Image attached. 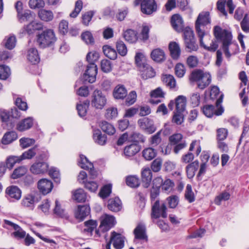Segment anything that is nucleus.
Returning a JSON list of instances; mask_svg holds the SVG:
<instances>
[{
    "instance_id": "obj_1",
    "label": "nucleus",
    "mask_w": 249,
    "mask_h": 249,
    "mask_svg": "<svg viewBox=\"0 0 249 249\" xmlns=\"http://www.w3.org/2000/svg\"><path fill=\"white\" fill-rule=\"evenodd\" d=\"M213 33L217 39L222 41V50L227 58H230L237 52L238 46L231 41L232 36L230 32L216 26L214 27Z\"/></svg>"
},
{
    "instance_id": "obj_2",
    "label": "nucleus",
    "mask_w": 249,
    "mask_h": 249,
    "mask_svg": "<svg viewBox=\"0 0 249 249\" xmlns=\"http://www.w3.org/2000/svg\"><path fill=\"white\" fill-rule=\"evenodd\" d=\"M211 23L210 13L203 11L199 14L195 22V29L198 37H204L210 41V35L206 32V26Z\"/></svg>"
},
{
    "instance_id": "obj_3",
    "label": "nucleus",
    "mask_w": 249,
    "mask_h": 249,
    "mask_svg": "<svg viewBox=\"0 0 249 249\" xmlns=\"http://www.w3.org/2000/svg\"><path fill=\"white\" fill-rule=\"evenodd\" d=\"M189 78L191 81L196 82L197 88L200 89H205L210 85L211 82V75L201 70L193 71Z\"/></svg>"
},
{
    "instance_id": "obj_4",
    "label": "nucleus",
    "mask_w": 249,
    "mask_h": 249,
    "mask_svg": "<svg viewBox=\"0 0 249 249\" xmlns=\"http://www.w3.org/2000/svg\"><path fill=\"white\" fill-rule=\"evenodd\" d=\"M167 207L165 204L159 200L155 201L152 205L151 218L153 222L160 217H167Z\"/></svg>"
},
{
    "instance_id": "obj_5",
    "label": "nucleus",
    "mask_w": 249,
    "mask_h": 249,
    "mask_svg": "<svg viewBox=\"0 0 249 249\" xmlns=\"http://www.w3.org/2000/svg\"><path fill=\"white\" fill-rule=\"evenodd\" d=\"M56 41L53 32L47 30L37 36V42L40 47L45 48L53 44Z\"/></svg>"
},
{
    "instance_id": "obj_6",
    "label": "nucleus",
    "mask_w": 249,
    "mask_h": 249,
    "mask_svg": "<svg viewBox=\"0 0 249 249\" xmlns=\"http://www.w3.org/2000/svg\"><path fill=\"white\" fill-rule=\"evenodd\" d=\"M41 199L40 194L37 191L32 192L26 194L21 200V204L23 207L33 210L35 204Z\"/></svg>"
},
{
    "instance_id": "obj_7",
    "label": "nucleus",
    "mask_w": 249,
    "mask_h": 249,
    "mask_svg": "<svg viewBox=\"0 0 249 249\" xmlns=\"http://www.w3.org/2000/svg\"><path fill=\"white\" fill-rule=\"evenodd\" d=\"M107 103V99L102 92L95 89L91 95V104L92 106L97 109H102Z\"/></svg>"
},
{
    "instance_id": "obj_8",
    "label": "nucleus",
    "mask_w": 249,
    "mask_h": 249,
    "mask_svg": "<svg viewBox=\"0 0 249 249\" xmlns=\"http://www.w3.org/2000/svg\"><path fill=\"white\" fill-rule=\"evenodd\" d=\"M186 102L187 99L185 96L179 95L175 99V101H170L168 106L171 110H173L175 106L176 111L177 113H183L186 109Z\"/></svg>"
},
{
    "instance_id": "obj_9",
    "label": "nucleus",
    "mask_w": 249,
    "mask_h": 249,
    "mask_svg": "<svg viewBox=\"0 0 249 249\" xmlns=\"http://www.w3.org/2000/svg\"><path fill=\"white\" fill-rule=\"evenodd\" d=\"M124 237L122 234L113 231L111 233L110 240L106 245V249H111L112 244L116 249H122L124 247Z\"/></svg>"
},
{
    "instance_id": "obj_10",
    "label": "nucleus",
    "mask_w": 249,
    "mask_h": 249,
    "mask_svg": "<svg viewBox=\"0 0 249 249\" xmlns=\"http://www.w3.org/2000/svg\"><path fill=\"white\" fill-rule=\"evenodd\" d=\"M49 165L44 161H36L30 167V172L35 175H43L48 172Z\"/></svg>"
},
{
    "instance_id": "obj_11",
    "label": "nucleus",
    "mask_w": 249,
    "mask_h": 249,
    "mask_svg": "<svg viewBox=\"0 0 249 249\" xmlns=\"http://www.w3.org/2000/svg\"><path fill=\"white\" fill-rule=\"evenodd\" d=\"M97 73V68L95 64L88 65L87 69L83 75V79L85 81L92 83L96 80Z\"/></svg>"
},
{
    "instance_id": "obj_12",
    "label": "nucleus",
    "mask_w": 249,
    "mask_h": 249,
    "mask_svg": "<svg viewBox=\"0 0 249 249\" xmlns=\"http://www.w3.org/2000/svg\"><path fill=\"white\" fill-rule=\"evenodd\" d=\"M53 187V185L52 181L46 178L41 179L37 182V188L40 192L44 195L50 193L52 191Z\"/></svg>"
},
{
    "instance_id": "obj_13",
    "label": "nucleus",
    "mask_w": 249,
    "mask_h": 249,
    "mask_svg": "<svg viewBox=\"0 0 249 249\" xmlns=\"http://www.w3.org/2000/svg\"><path fill=\"white\" fill-rule=\"evenodd\" d=\"M229 9V13L232 14L235 8L232 0H218L217 2V8L224 16H227V13L225 10V5Z\"/></svg>"
},
{
    "instance_id": "obj_14",
    "label": "nucleus",
    "mask_w": 249,
    "mask_h": 249,
    "mask_svg": "<svg viewBox=\"0 0 249 249\" xmlns=\"http://www.w3.org/2000/svg\"><path fill=\"white\" fill-rule=\"evenodd\" d=\"M115 224V217L113 216L105 214L103 216L99 228L103 231H108Z\"/></svg>"
},
{
    "instance_id": "obj_15",
    "label": "nucleus",
    "mask_w": 249,
    "mask_h": 249,
    "mask_svg": "<svg viewBox=\"0 0 249 249\" xmlns=\"http://www.w3.org/2000/svg\"><path fill=\"white\" fill-rule=\"evenodd\" d=\"M204 114L207 117L211 118L213 115H221L224 111L222 107L215 108L213 105H206L202 108Z\"/></svg>"
},
{
    "instance_id": "obj_16",
    "label": "nucleus",
    "mask_w": 249,
    "mask_h": 249,
    "mask_svg": "<svg viewBox=\"0 0 249 249\" xmlns=\"http://www.w3.org/2000/svg\"><path fill=\"white\" fill-rule=\"evenodd\" d=\"M157 6L154 0H142L141 11L145 14H151L156 10Z\"/></svg>"
},
{
    "instance_id": "obj_17",
    "label": "nucleus",
    "mask_w": 249,
    "mask_h": 249,
    "mask_svg": "<svg viewBox=\"0 0 249 249\" xmlns=\"http://www.w3.org/2000/svg\"><path fill=\"white\" fill-rule=\"evenodd\" d=\"M199 39L200 45L203 47L205 49L211 51L215 52L218 48V44L215 41H210L205 40L204 37H198ZM210 39L211 36H210Z\"/></svg>"
},
{
    "instance_id": "obj_18",
    "label": "nucleus",
    "mask_w": 249,
    "mask_h": 249,
    "mask_svg": "<svg viewBox=\"0 0 249 249\" xmlns=\"http://www.w3.org/2000/svg\"><path fill=\"white\" fill-rule=\"evenodd\" d=\"M172 26L174 30L178 32H182L184 28V23L181 17L178 15H174L171 20Z\"/></svg>"
},
{
    "instance_id": "obj_19",
    "label": "nucleus",
    "mask_w": 249,
    "mask_h": 249,
    "mask_svg": "<svg viewBox=\"0 0 249 249\" xmlns=\"http://www.w3.org/2000/svg\"><path fill=\"white\" fill-rule=\"evenodd\" d=\"M139 70L141 71V76L143 79L151 78L155 75L156 73L154 70L148 64L139 68Z\"/></svg>"
},
{
    "instance_id": "obj_20",
    "label": "nucleus",
    "mask_w": 249,
    "mask_h": 249,
    "mask_svg": "<svg viewBox=\"0 0 249 249\" xmlns=\"http://www.w3.org/2000/svg\"><path fill=\"white\" fill-rule=\"evenodd\" d=\"M90 211V208L88 205L79 206L75 212V218L82 221L89 214Z\"/></svg>"
},
{
    "instance_id": "obj_21",
    "label": "nucleus",
    "mask_w": 249,
    "mask_h": 249,
    "mask_svg": "<svg viewBox=\"0 0 249 249\" xmlns=\"http://www.w3.org/2000/svg\"><path fill=\"white\" fill-rule=\"evenodd\" d=\"M141 150L139 145L137 143H132L125 147L124 150V154L127 158L134 156Z\"/></svg>"
},
{
    "instance_id": "obj_22",
    "label": "nucleus",
    "mask_w": 249,
    "mask_h": 249,
    "mask_svg": "<svg viewBox=\"0 0 249 249\" xmlns=\"http://www.w3.org/2000/svg\"><path fill=\"white\" fill-rule=\"evenodd\" d=\"M138 123L140 127L143 130L151 131L152 132L155 130L153 121L148 118L145 117L139 120Z\"/></svg>"
},
{
    "instance_id": "obj_23",
    "label": "nucleus",
    "mask_w": 249,
    "mask_h": 249,
    "mask_svg": "<svg viewBox=\"0 0 249 249\" xmlns=\"http://www.w3.org/2000/svg\"><path fill=\"white\" fill-rule=\"evenodd\" d=\"M108 209L114 212H117L122 209V202L119 197L110 198L108 201Z\"/></svg>"
},
{
    "instance_id": "obj_24",
    "label": "nucleus",
    "mask_w": 249,
    "mask_h": 249,
    "mask_svg": "<svg viewBox=\"0 0 249 249\" xmlns=\"http://www.w3.org/2000/svg\"><path fill=\"white\" fill-rule=\"evenodd\" d=\"M135 238L140 240L147 241L145 226L142 224L138 225L134 231Z\"/></svg>"
},
{
    "instance_id": "obj_25",
    "label": "nucleus",
    "mask_w": 249,
    "mask_h": 249,
    "mask_svg": "<svg viewBox=\"0 0 249 249\" xmlns=\"http://www.w3.org/2000/svg\"><path fill=\"white\" fill-rule=\"evenodd\" d=\"M6 193L9 197L16 200H19L21 196V190L16 186H11L7 187Z\"/></svg>"
},
{
    "instance_id": "obj_26",
    "label": "nucleus",
    "mask_w": 249,
    "mask_h": 249,
    "mask_svg": "<svg viewBox=\"0 0 249 249\" xmlns=\"http://www.w3.org/2000/svg\"><path fill=\"white\" fill-rule=\"evenodd\" d=\"M142 179L143 186L147 188L151 181L152 178V174L149 168H144L142 171Z\"/></svg>"
},
{
    "instance_id": "obj_27",
    "label": "nucleus",
    "mask_w": 249,
    "mask_h": 249,
    "mask_svg": "<svg viewBox=\"0 0 249 249\" xmlns=\"http://www.w3.org/2000/svg\"><path fill=\"white\" fill-rule=\"evenodd\" d=\"M113 95L116 99H123L127 95V90L124 85H118L113 90Z\"/></svg>"
},
{
    "instance_id": "obj_28",
    "label": "nucleus",
    "mask_w": 249,
    "mask_h": 249,
    "mask_svg": "<svg viewBox=\"0 0 249 249\" xmlns=\"http://www.w3.org/2000/svg\"><path fill=\"white\" fill-rule=\"evenodd\" d=\"M170 55L174 59H178L181 53L179 44L176 42H171L169 44Z\"/></svg>"
},
{
    "instance_id": "obj_29",
    "label": "nucleus",
    "mask_w": 249,
    "mask_h": 249,
    "mask_svg": "<svg viewBox=\"0 0 249 249\" xmlns=\"http://www.w3.org/2000/svg\"><path fill=\"white\" fill-rule=\"evenodd\" d=\"M33 124V118L32 117H28L17 124V129L19 131H23L30 128Z\"/></svg>"
},
{
    "instance_id": "obj_30",
    "label": "nucleus",
    "mask_w": 249,
    "mask_h": 249,
    "mask_svg": "<svg viewBox=\"0 0 249 249\" xmlns=\"http://www.w3.org/2000/svg\"><path fill=\"white\" fill-rule=\"evenodd\" d=\"M27 58L28 61L33 64L38 63L40 60L38 51L35 48H30L28 50Z\"/></svg>"
},
{
    "instance_id": "obj_31",
    "label": "nucleus",
    "mask_w": 249,
    "mask_h": 249,
    "mask_svg": "<svg viewBox=\"0 0 249 249\" xmlns=\"http://www.w3.org/2000/svg\"><path fill=\"white\" fill-rule=\"evenodd\" d=\"M199 167V161L197 160L192 162L186 167V172L189 178H192Z\"/></svg>"
},
{
    "instance_id": "obj_32",
    "label": "nucleus",
    "mask_w": 249,
    "mask_h": 249,
    "mask_svg": "<svg viewBox=\"0 0 249 249\" xmlns=\"http://www.w3.org/2000/svg\"><path fill=\"white\" fill-rule=\"evenodd\" d=\"M136 31L128 29L124 32L123 36L124 39L130 43H136L138 40V36Z\"/></svg>"
},
{
    "instance_id": "obj_33",
    "label": "nucleus",
    "mask_w": 249,
    "mask_h": 249,
    "mask_svg": "<svg viewBox=\"0 0 249 249\" xmlns=\"http://www.w3.org/2000/svg\"><path fill=\"white\" fill-rule=\"evenodd\" d=\"M152 59L156 62H160L165 59V55L163 50L160 49L153 50L151 53Z\"/></svg>"
},
{
    "instance_id": "obj_34",
    "label": "nucleus",
    "mask_w": 249,
    "mask_h": 249,
    "mask_svg": "<svg viewBox=\"0 0 249 249\" xmlns=\"http://www.w3.org/2000/svg\"><path fill=\"white\" fill-rule=\"evenodd\" d=\"M39 18L44 21L48 22L53 20V14L51 10H47L44 9H40L38 12Z\"/></svg>"
},
{
    "instance_id": "obj_35",
    "label": "nucleus",
    "mask_w": 249,
    "mask_h": 249,
    "mask_svg": "<svg viewBox=\"0 0 249 249\" xmlns=\"http://www.w3.org/2000/svg\"><path fill=\"white\" fill-rule=\"evenodd\" d=\"M17 134L15 131L6 132L1 139V143L3 144H8L17 140Z\"/></svg>"
},
{
    "instance_id": "obj_36",
    "label": "nucleus",
    "mask_w": 249,
    "mask_h": 249,
    "mask_svg": "<svg viewBox=\"0 0 249 249\" xmlns=\"http://www.w3.org/2000/svg\"><path fill=\"white\" fill-rule=\"evenodd\" d=\"M162 81L170 89H174L176 87V81L174 77L170 74L163 75Z\"/></svg>"
},
{
    "instance_id": "obj_37",
    "label": "nucleus",
    "mask_w": 249,
    "mask_h": 249,
    "mask_svg": "<svg viewBox=\"0 0 249 249\" xmlns=\"http://www.w3.org/2000/svg\"><path fill=\"white\" fill-rule=\"evenodd\" d=\"M93 139L96 143L100 145H105L107 140V136L105 135H103L99 130L94 132Z\"/></svg>"
},
{
    "instance_id": "obj_38",
    "label": "nucleus",
    "mask_w": 249,
    "mask_h": 249,
    "mask_svg": "<svg viewBox=\"0 0 249 249\" xmlns=\"http://www.w3.org/2000/svg\"><path fill=\"white\" fill-rule=\"evenodd\" d=\"M42 28V25L39 22L35 21L31 22L28 25L24 27V29L28 34H31L34 31L39 30Z\"/></svg>"
},
{
    "instance_id": "obj_39",
    "label": "nucleus",
    "mask_w": 249,
    "mask_h": 249,
    "mask_svg": "<svg viewBox=\"0 0 249 249\" xmlns=\"http://www.w3.org/2000/svg\"><path fill=\"white\" fill-rule=\"evenodd\" d=\"M100 127L103 131L110 135L114 134L116 131L114 126L106 121H102L100 124Z\"/></svg>"
},
{
    "instance_id": "obj_40",
    "label": "nucleus",
    "mask_w": 249,
    "mask_h": 249,
    "mask_svg": "<svg viewBox=\"0 0 249 249\" xmlns=\"http://www.w3.org/2000/svg\"><path fill=\"white\" fill-rule=\"evenodd\" d=\"M103 51L104 54L110 59L115 60L117 57V53L115 50L108 45L104 46Z\"/></svg>"
},
{
    "instance_id": "obj_41",
    "label": "nucleus",
    "mask_w": 249,
    "mask_h": 249,
    "mask_svg": "<svg viewBox=\"0 0 249 249\" xmlns=\"http://www.w3.org/2000/svg\"><path fill=\"white\" fill-rule=\"evenodd\" d=\"M21 161L20 156H10L6 158L5 164L7 168L11 170L16 163H19Z\"/></svg>"
},
{
    "instance_id": "obj_42",
    "label": "nucleus",
    "mask_w": 249,
    "mask_h": 249,
    "mask_svg": "<svg viewBox=\"0 0 249 249\" xmlns=\"http://www.w3.org/2000/svg\"><path fill=\"white\" fill-rule=\"evenodd\" d=\"M73 197L78 202H83L87 199V194L83 189H78L73 193Z\"/></svg>"
},
{
    "instance_id": "obj_43",
    "label": "nucleus",
    "mask_w": 249,
    "mask_h": 249,
    "mask_svg": "<svg viewBox=\"0 0 249 249\" xmlns=\"http://www.w3.org/2000/svg\"><path fill=\"white\" fill-rule=\"evenodd\" d=\"M78 165L83 169H89L93 167V164L84 155H80V160L78 161Z\"/></svg>"
},
{
    "instance_id": "obj_44",
    "label": "nucleus",
    "mask_w": 249,
    "mask_h": 249,
    "mask_svg": "<svg viewBox=\"0 0 249 249\" xmlns=\"http://www.w3.org/2000/svg\"><path fill=\"white\" fill-rule=\"evenodd\" d=\"M142 156L147 160H151L157 155V151L151 147L145 148L142 151Z\"/></svg>"
},
{
    "instance_id": "obj_45",
    "label": "nucleus",
    "mask_w": 249,
    "mask_h": 249,
    "mask_svg": "<svg viewBox=\"0 0 249 249\" xmlns=\"http://www.w3.org/2000/svg\"><path fill=\"white\" fill-rule=\"evenodd\" d=\"M89 105V102L88 100H86L83 104H78L77 105V110L80 117H84L86 115Z\"/></svg>"
},
{
    "instance_id": "obj_46",
    "label": "nucleus",
    "mask_w": 249,
    "mask_h": 249,
    "mask_svg": "<svg viewBox=\"0 0 249 249\" xmlns=\"http://www.w3.org/2000/svg\"><path fill=\"white\" fill-rule=\"evenodd\" d=\"M27 172V168L24 166H19L16 168L11 175V178L17 179L24 176Z\"/></svg>"
},
{
    "instance_id": "obj_47",
    "label": "nucleus",
    "mask_w": 249,
    "mask_h": 249,
    "mask_svg": "<svg viewBox=\"0 0 249 249\" xmlns=\"http://www.w3.org/2000/svg\"><path fill=\"white\" fill-rule=\"evenodd\" d=\"M112 190V185L111 184H108L104 185L101 189L99 196L102 198H106L109 196L111 193Z\"/></svg>"
},
{
    "instance_id": "obj_48",
    "label": "nucleus",
    "mask_w": 249,
    "mask_h": 249,
    "mask_svg": "<svg viewBox=\"0 0 249 249\" xmlns=\"http://www.w3.org/2000/svg\"><path fill=\"white\" fill-rule=\"evenodd\" d=\"M82 8L83 2L81 0H77L75 3L74 10L70 14V17L73 18H76Z\"/></svg>"
},
{
    "instance_id": "obj_49",
    "label": "nucleus",
    "mask_w": 249,
    "mask_h": 249,
    "mask_svg": "<svg viewBox=\"0 0 249 249\" xmlns=\"http://www.w3.org/2000/svg\"><path fill=\"white\" fill-rule=\"evenodd\" d=\"M116 47L119 54L122 56H124L126 55L127 53V47L123 41H117L116 43Z\"/></svg>"
},
{
    "instance_id": "obj_50",
    "label": "nucleus",
    "mask_w": 249,
    "mask_h": 249,
    "mask_svg": "<svg viewBox=\"0 0 249 249\" xmlns=\"http://www.w3.org/2000/svg\"><path fill=\"white\" fill-rule=\"evenodd\" d=\"M36 147H34L29 149L26 151H25L20 156L21 161L24 160L32 159L36 155Z\"/></svg>"
},
{
    "instance_id": "obj_51",
    "label": "nucleus",
    "mask_w": 249,
    "mask_h": 249,
    "mask_svg": "<svg viewBox=\"0 0 249 249\" xmlns=\"http://www.w3.org/2000/svg\"><path fill=\"white\" fill-rule=\"evenodd\" d=\"M126 184L130 187L136 188L140 185L139 178L133 176L127 177L126 178Z\"/></svg>"
},
{
    "instance_id": "obj_52",
    "label": "nucleus",
    "mask_w": 249,
    "mask_h": 249,
    "mask_svg": "<svg viewBox=\"0 0 249 249\" xmlns=\"http://www.w3.org/2000/svg\"><path fill=\"white\" fill-rule=\"evenodd\" d=\"M185 199L190 203L194 202L195 200V196L194 192L192 191V186L190 184H187L185 193Z\"/></svg>"
},
{
    "instance_id": "obj_53",
    "label": "nucleus",
    "mask_w": 249,
    "mask_h": 249,
    "mask_svg": "<svg viewBox=\"0 0 249 249\" xmlns=\"http://www.w3.org/2000/svg\"><path fill=\"white\" fill-rule=\"evenodd\" d=\"M18 21L21 22L30 20L32 18V15L30 11H24L17 15Z\"/></svg>"
},
{
    "instance_id": "obj_54",
    "label": "nucleus",
    "mask_w": 249,
    "mask_h": 249,
    "mask_svg": "<svg viewBox=\"0 0 249 249\" xmlns=\"http://www.w3.org/2000/svg\"><path fill=\"white\" fill-rule=\"evenodd\" d=\"M184 42L185 46L189 50V52L196 51L198 50V46L196 43L195 38L191 40L187 39L186 41Z\"/></svg>"
},
{
    "instance_id": "obj_55",
    "label": "nucleus",
    "mask_w": 249,
    "mask_h": 249,
    "mask_svg": "<svg viewBox=\"0 0 249 249\" xmlns=\"http://www.w3.org/2000/svg\"><path fill=\"white\" fill-rule=\"evenodd\" d=\"M4 41L5 47L9 50L13 49L16 46V38L14 36L6 37Z\"/></svg>"
},
{
    "instance_id": "obj_56",
    "label": "nucleus",
    "mask_w": 249,
    "mask_h": 249,
    "mask_svg": "<svg viewBox=\"0 0 249 249\" xmlns=\"http://www.w3.org/2000/svg\"><path fill=\"white\" fill-rule=\"evenodd\" d=\"M118 115L117 109L116 107H110L107 109L105 113V117L108 120L115 118Z\"/></svg>"
},
{
    "instance_id": "obj_57",
    "label": "nucleus",
    "mask_w": 249,
    "mask_h": 249,
    "mask_svg": "<svg viewBox=\"0 0 249 249\" xmlns=\"http://www.w3.org/2000/svg\"><path fill=\"white\" fill-rule=\"evenodd\" d=\"M99 58V53L96 52H89L87 55V60L89 63V65L95 64V62L97 61Z\"/></svg>"
},
{
    "instance_id": "obj_58",
    "label": "nucleus",
    "mask_w": 249,
    "mask_h": 249,
    "mask_svg": "<svg viewBox=\"0 0 249 249\" xmlns=\"http://www.w3.org/2000/svg\"><path fill=\"white\" fill-rule=\"evenodd\" d=\"M135 58L136 64L139 68L147 64L144 55L141 53H136Z\"/></svg>"
},
{
    "instance_id": "obj_59",
    "label": "nucleus",
    "mask_w": 249,
    "mask_h": 249,
    "mask_svg": "<svg viewBox=\"0 0 249 249\" xmlns=\"http://www.w3.org/2000/svg\"><path fill=\"white\" fill-rule=\"evenodd\" d=\"M10 75V69L5 65H0V79H6Z\"/></svg>"
},
{
    "instance_id": "obj_60",
    "label": "nucleus",
    "mask_w": 249,
    "mask_h": 249,
    "mask_svg": "<svg viewBox=\"0 0 249 249\" xmlns=\"http://www.w3.org/2000/svg\"><path fill=\"white\" fill-rule=\"evenodd\" d=\"M15 231L12 233L11 235L17 239H22L26 236V232L22 229L18 225V228L14 229Z\"/></svg>"
},
{
    "instance_id": "obj_61",
    "label": "nucleus",
    "mask_w": 249,
    "mask_h": 249,
    "mask_svg": "<svg viewBox=\"0 0 249 249\" xmlns=\"http://www.w3.org/2000/svg\"><path fill=\"white\" fill-rule=\"evenodd\" d=\"M230 195L227 192H224L217 196L214 199V203L217 205L221 204L222 201H226L230 198Z\"/></svg>"
},
{
    "instance_id": "obj_62",
    "label": "nucleus",
    "mask_w": 249,
    "mask_h": 249,
    "mask_svg": "<svg viewBox=\"0 0 249 249\" xmlns=\"http://www.w3.org/2000/svg\"><path fill=\"white\" fill-rule=\"evenodd\" d=\"M19 142L21 147L26 148L34 144L35 141L33 139L22 138L19 140Z\"/></svg>"
},
{
    "instance_id": "obj_63",
    "label": "nucleus",
    "mask_w": 249,
    "mask_h": 249,
    "mask_svg": "<svg viewBox=\"0 0 249 249\" xmlns=\"http://www.w3.org/2000/svg\"><path fill=\"white\" fill-rule=\"evenodd\" d=\"M101 70L105 72H109L112 70V65L110 61L107 59L102 60L101 62Z\"/></svg>"
},
{
    "instance_id": "obj_64",
    "label": "nucleus",
    "mask_w": 249,
    "mask_h": 249,
    "mask_svg": "<svg viewBox=\"0 0 249 249\" xmlns=\"http://www.w3.org/2000/svg\"><path fill=\"white\" fill-rule=\"evenodd\" d=\"M242 30L246 33H249V18L246 14L240 23Z\"/></svg>"
}]
</instances>
